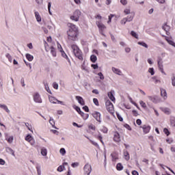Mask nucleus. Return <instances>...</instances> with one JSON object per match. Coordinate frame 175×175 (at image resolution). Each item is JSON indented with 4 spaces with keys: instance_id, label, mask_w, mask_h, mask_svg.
<instances>
[{
    "instance_id": "obj_61",
    "label": "nucleus",
    "mask_w": 175,
    "mask_h": 175,
    "mask_svg": "<svg viewBox=\"0 0 175 175\" xmlns=\"http://www.w3.org/2000/svg\"><path fill=\"white\" fill-rule=\"evenodd\" d=\"M5 163H6V162L5 161V160L0 159V165H5Z\"/></svg>"
},
{
    "instance_id": "obj_36",
    "label": "nucleus",
    "mask_w": 175,
    "mask_h": 175,
    "mask_svg": "<svg viewBox=\"0 0 175 175\" xmlns=\"http://www.w3.org/2000/svg\"><path fill=\"white\" fill-rule=\"evenodd\" d=\"M123 13L126 15L128 16V14H131V9L130 8H126L124 10Z\"/></svg>"
},
{
    "instance_id": "obj_6",
    "label": "nucleus",
    "mask_w": 175,
    "mask_h": 175,
    "mask_svg": "<svg viewBox=\"0 0 175 175\" xmlns=\"http://www.w3.org/2000/svg\"><path fill=\"white\" fill-rule=\"evenodd\" d=\"M105 106L107 107V110L109 111V113H113V111L114 110V106L110 100H108L106 101Z\"/></svg>"
},
{
    "instance_id": "obj_62",
    "label": "nucleus",
    "mask_w": 175,
    "mask_h": 175,
    "mask_svg": "<svg viewBox=\"0 0 175 175\" xmlns=\"http://www.w3.org/2000/svg\"><path fill=\"white\" fill-rule=\"evenodd\" d=\"M36 169H37L38 174L40 175L41 174L40 167H37Z\"/></svg>"
},
{
    "instance_id": "obj_53",
    "label": "nucleus",
    "mask_w": 175,
    "mask_h": 175,
    "mask_svg": "<svg viewBox=\"0 0 175 175\" xmlns=\"http://www.w3.org/2000/svg\"><path fill=\"white\" fill-rule=\"evenodd\" d=\"M57 49L59 50V51L61 53V51H63L64 50L62 49V46L57 42Z\"/></svg>"
},
{
    "instance_id": "obj_33",
    "label": "nucleus",
    "mask_w": 175,
    "mask_h": 175,
    "mask_svg": "<svg viewBox=\"0 0 175 175\" xmlns=\"http://www.w3.org/2000/svg\"><path fill=\"white\" fill-rule=\"evenodd\" d=\"M131 35L133 38H135V39H139V35H137V33L135 32V31H131Z\"/></svg>"
},
{
    "instance_id": "obj_63",
    "label": "nucleus",
    "mask_w": 175,
    "mask_h": 175,
    "mask_svg": "<svg viewBox=\"0 0 175 175\" xmlns=\"http://www.w3.org/2000/svg\"><path fill=\"white\" fill-rule=\"evenodd\" d=\"M89 129H92V131H95V126L93 124L89 126Z\"/></svg>"
},
{
    "instance_id": "obj_41",
    "label": "nucleus",
    "mask_w": 175,
    "mask_h": 175,
    "mask_svg": "<svg viewBox=\"0 0 175 175\" xmlns=\"http://www.w3.org/2000/svg\"><path fill=\"white\" fill-rule=\"evenodd\" d=\"M45 90L49 92V94H51V90H50V88H49V84L47 83H44Z\"/></svg>"
},
{
    "instance_id": "obj_30",
    "label": "nucleus",
    "mask_w": 175,
    "mask_h": 175,
    "mask_svg": "<svg viewBox=\"0 0 175 175\" xmlns=\"http://www.w3.org/2000/svg\"><path fill=\"white\" fill-rule=\"evenodd\" d=\"M137 44H139V46H142V47H145V49H148V45L144 42H138Z\"/></svg>"
},
{
    "instance_id": "obj_4",
    "label": "nucleus",
    "mask_w": 175,
    "mask_h": 175,
    "mask_svg": "<svg viewBox=\"0 0 175 175\" xmlns=\"http://www.w3.org/2000/svg\"><path fill=\"white\" fill-rule=\"evenodd\" d=\"M80 16H81V12L79 10H75L73 14L70 16V20L72 21H79V18H80Z\"/></svg>"
},
{
    "instance_id": "obj_1",
    "label": "nucleus",
    "mask_w": 175,
    "mask_h": 175,
    "mask_svg": "<svg viewBox=\"0 0 175 175\" xmlns=\"http://www.w3.org/2000/svg\"><path fill=\"white\" fill-rule=\"evenodd\" d=\"M68 31H67L68 39L69 40H76L77 39V27L73 23H68Z\"/></svg>"
},
{
    "instance_id": "obj_39",
    "label": "nucleus",
    "mask_w": 175,
    "mask_h": 175,
    "mask_svg": "<svg viewBox=\"0 0 175 175\" xmlns=\"http://www.w3.org/2000/svg\"><path fill=\"white\" fill-rule=\"evenodd\" d=\"M139 105L143 107V109H147V105L143 100H139Z\"/></svg>"
},
{
    "instance_id": "obj_28",
    "label": "nucleus",
    "mask_w": 175,
    "mask_h": 175,
    "mask_svg": "<svg viewBox=\"0 0 175 175\" xmlns=\"http://www.w3.org/2000/svg\"><path fill=\"white\" fill-rule=\"evenodd\" d=\"M111 155L112 157V161H113L114 162H116V161L118 159V154H117L116 153H112Z\"/></svg>"
},
{
    "instance_id": "obj_64",
    "label": "nucleus",
    "mask_w": 175,
    "mask_h": 175,
    "mask_svg": "<svg viewBox=\"0 0 175 175\" xmlns=\"http://www.w3.org/2000/svg\"><path fill=\"white\" fill-rule=\"evenodd\" d=\"M92 68H93V69H98V64H92Z\"/></svg>"
},
{
    "instance_id": "obj_35",
    "label": "nucleus",
    "mask_w": 175,
    "mask_h": 175,
    "mask_svg": "<svg viewBox=\"0 0 175 175\" xmlns=\"http://www.w3.org/2000/svg\"><path fill=\"white\" fill-rule=\"evenodd\" d=\"M44 48H45V51L46 52L50 51V47L49 46V44L46 41H44Z\"/></svg>"
},
{
    "instance_id": "obj_51",
    "label": "nucleus",
    "mask_w": 175,
    "mask_h": 175,
    "mask_svg": "<svg viewBox=\"0 0 175 175\" xmlns=\"http://www.w3.org/2000/svg\"><path fill=\"white\" fill-rule=\"evenodd\" d=\"M158 3L161 5H163V3H166V0H155Z\"/></svg>"
},
{
    "instance_id": "obj_55",
    "label": "nucleus",
    "mask_w": 175,
    "mask_h": 175,
    "mask_svg": "<svg viewBox=\"0 0 175 175\" xmlns=\"http://www.w3.org/2000/svg\"><path fill=\"white\" fill-rule=\"evenodd\" d=\"M111 39L112 42H113L114 43H116V42H117V40H116V37L113 34H111Z\"/></svg>"
},
{
    "instance_id": "obj_29",
    "label": "nucleus",
    "mask_w": 175,
    "mask_h": 175,
    "mask_svg": "<svg viewBox=\"0 0 175 175\" xmlns=\"http://www.w3.org/2000/svg\"><path fill=\"white\" fill-rule=\"evenodd\" d=\"M97 59H98V57H96V55H92L90 56V60H91L92 62L95 63V62H96Z\"/></svg>"
},
{
    "instance_id": "obj_7",
    "label": "nucleus",
    "mask_w": 175,
    "mask_h": 175,
    "mask_svg": "<svg viewBox=\"0 0 175 175\" xmlns=\"http://www.w3.org/2000/svg\"><path fill=\"white\" fill-rule=\"evenodd\" d=\"M33 98L36 103H42V98H40V94H39V93H34Z\"/></svg>"
},
{
    "instance_id": "obj_9",
    "label": "nucleus",
    "mask_w": 175,
    "mask_h": 175,
    "mask_svg": "<svg viewBox=\"0 0 175 175\" xmlns=\"http://www.w3.org/2000/svg\"><path fill=\"white\" fill-rule=\"evenodd\" d=\"M113 141L116 142V143H120V142H121V136H120V133H118V132L114 133Z\"/></svg>"
},
{
    "instance_id": "obj_17",
    "label": "nucleus",
    "mask_w": 175,
    "mask_h": 175,
    "mask_svg": "<svg viewBox=\"0 0 175 175\" xmlns=\"http://www.w3.org/2000/svg\"><path fill=\"white\" fill-rule=\"evenodd\" d=\"M161 96L163 99H167V93L166 92V90L165 89H161Z\"/></svg>"
},
{
    "instance_id": "obj_58",
    "label": "nucleus",
    "mask_w": 175,
    "mask_h": 175,
    "mask_svg": "<svg viewBox=\"0 0 175 175\" xmlns=\"http://www.w3.org/2000/svg\"><path fill=\"white\" fill-rule=\"evenodd\" d=\"M131 48L130 47H126L125 49H124V51H125V53H131Z\"/></svg>"
},
{
    "instance_id": "obj_14",
    "label": "nucleus",
    "mask_w": 175,
    "mask_h": 175,
    "mask_svg": "<svg viewBox=\"0 0 175 175\" xmlns=\"http://www.w3.org/2000/svg\"><path fill=\"white\" fill-rule=\"evenodd\" d=\"M75 99H77V100H78V103L81 105V106H84V105H85V103L84 102V99H83V97L80 96H77L75 97Z\"/></svg>"
},
{
    "instance_id": "obj_48",
    "label": "nucleus",
    "mask_w": 175,
    "mask_h": 175,
    "mask_svg": "<svg viewBox=\"0 0 175 175\" xmlns=\"http://www.w3.org/2000/svg\"><path fill=\"white\" fill-rule=\"evenodd\" d=\"M98 76H99L100 80H105V76L102 72H98Z\"/></svg>"
},
{
    "instance_id": "obj_15",
    "label": "nucleus",
    "mask_w": 175,
    "mask_h": 175,
    "mask_svg": "<svg viewBox=\"0 0 175 175\" xmlns=\"http://www.w3.org/2000/svg\"><path fill=\"white\" fill-rule=\"evenodd\" d=\"M126 18L128 21V23H131V21H133V18H135V12H131L130 15L126 17Z\"/></svg>"
},
{
    "instance_id": "obj_11",
    "label": "nucleus",
    "mask_w": 175,
    "mask_h": 175,
    "mask_svg": "<svg viewBox=\"0 0 175 175\" xmlns=\"http://www.w3.org/2000/svg\"><path fill=\"white\" fill-rule=\"evenodd\" d=\"M111 70H112L113 73H114L115 75H118V76H122V71H121V70H120V68H117L116 67H112Z\"/></svg>"
},
{
    "instance_id": "obj_42",
    "label": "nucleus",
    "mask_w": 175,
    "mask_h": 175,
    "mask_svg": "<svg viewBox=\"0 0 175 175\" xmlns=\"http://www.w3.org/2000/svg\"><path fill=\"white\" fill-rule=\"evenodd\" d=\"M51 2H49V3H48L49 13V14H50L51 16H52V15H53V13L51 12Z\"/></svg>"
},
{
    "instance_id": "obj_31",
    "label": "nucleus",
    "mask_w": 175,
    "mask_h": 175,
    "mask_svg": "<svg viewBox=\"0 0 175 175\" xmlns=\"http://www.w3.org/2000/svg\"><path fill=\"white\" fill-rule=\"evenodd\" d=\"M62 56L64 58H66V59H67L68 61V62H70V60L69 59V57H68V55H66V53H65V52L64 51H62L61 52Z\"/></svg>"
},
{
    "instance_id": "obj_47",
    "label": "nucleus",
    "mask_w": 175,
    "mask_h": 175,
    "mask_svg": "<svg viewBox=\"0 0 175 175\" xmlns=\"http://www.w3.org/2000/svg\"><path fill=\"white\" fill-rule=\"evenodd\" d=\"M113 17H114V14H110L109 16H108V21H107V23L108 24H110V23H111V19L113 18Z\"/></svg>"
},
{
    "instance_id": "obj_46",
    "label": "nucleus",
    "mask_w": 175,
    "mask_h": 175,
    "mask_svg": "<svg viewBox=\"0 0 175 175\" xmlns=\"http://www.w3.org/2000/svg\"><path fill=\"white\" fill-rule=\"evenodd\" d=\"M65 169V166L64 165H60L57 167V172H64V170Z\"/></svg>"
},
{
    "instance_id": "obj_19",
    "label": "nucleus",
    "mask_w": 175,
    "mask_h": 175,
    "mask_svg": "<svg viewBox=\"0 0 175 175\" xmlns=\"http://www.w3.org/2000/svg\"><path fill=\"white\" fill-rule=\"evenodd\" d=\"M141 128H142L144 133H148V132H150V129H151V127L150 126L146 125L141 126Z\"/></svg>"
},
{
    "instance_id": "obj_26",
    "label": "nucleus",
    "mask_w": 175,
    "mask_h": 175,
    "mask_svg": "<svg viewBox=\"0 0 175 175\" xmlns=\"http://www.w3.org/2000/svg\"><path fill=\"white\" fill-rule=\"evenodd\" d=\"M74 109L76 110V111H77V113H79V114L81 116H84V113L83 111H81V109H80V107L77 106H74Z\"/></svg>"
},
{
    "instance_id": "obj_13",
    "label": "nucleus",
    "mask_w": 175,
    "mask_h": 175,
    "mask_svg": "<svg viewBox=\"0 0 175 175\" xmlns=\"http://www.w3.org/2000/svg\"><path fill=\"white\" fill-rule=\"evenodd\" d=\"M92 116L94 117V118H95V120H96L98 121V122H99L100 124V122H102V120H100V113L99 112H94L92 114Z\"/></svg>"
},
{
    "instance_id": "obj_34",
    "label": "nucleus",
    "mask_w": 175,
    "mask_h": 175,
    "mask_svg": "<svg viewBox=\"0 0 175 175\" xmlns=\"http://www.w3.org/2000/svg\"><path fill=\"white\" fill-rule=\"evenodd\" d=\"M116 169L118 171H121L124 169V166H122V164H121V163H119L116 165Z\"/></svg>"
},
{
    "instance_id": "obj_22",
    "label": "nucleus",
    "mask_w": 175,
    "mask_h": 175,
    "mask_svg": "<svg viewBox=\"0 0 175 175\" xmlns=\"http://www.w3.org/2000/svg\"><path fill=\"white\" fill-rule=\"evenodd\" d=\"M34 14L38 23H40V21H42V16H40V14L38 12H35Z\"/></svg>"
},
{
    "instance_id": "obj_60",
    "label": "nucleus",
    "mask_w": 175,
    "mask_h": 175,
    "mask_svg": "<svg viewBox=\"0 0 175 175\" xmlns=\"http://www.w3.org/2000/svg\"><path fill=\"white\" fill-rule=\"evenodd\" d=\"M71 166H72L73 167H77V166H79V163L78 162L72 163L71 164Z\"/></svg>"
},
{
    "instance_id": "obj_44",
    "label": "nucleus",
    "mask_w": 175,
    "mask_h": 175,
    "mask_svg": "<svg viewBox=\"0 0 175 175\" xmlns=\"http://www.w3.org/2000/svg\"><path fill=\"white\" fill-rule=\"evenodd\" d=\"M157 64H158L159 69L163 68V64L161 62V59L158 60Z\"/></svg>"
},
{
    "instance_id": "obj_8",
    "label": "nucleus",
    "mask_w": 175,
    "mask_h": 175,
    "mask_svg": "<svg viewBox=\"0 0 175 175\" xmlns=\"http://www.w3.org/2000/svg\"><path fill=\"white\" fill-rule=\"evenodd\" d=\"M148 100H151V102H152L153 103H159V98L158 97V96H148Z\"/></svg>"
},
{
    "instance_id": "obj_20",
    "label": "nucleus",
    "mask_w": 175,
    "mask_h": 175,
    "mask_svg": "<svg viewBox=\"0 0 175 175\" xmlns=\"http://www.w3.org/2000/svg\"><path fill=\"white\" fill-rule=\"evenodd\" d=\"M49 51L52 54L53 57H57V52L55 51V48L54 46H50Z\"/></svg>"
},
{
    "instance_id": "obj_52",
    "label": "nucleus",
    "mask_w": 175,
    "mask_h": 175,
    "mask_svg": "<svg viewBox=\"0 0 175 175\" xmlns=\"http://www.w3.org/2000/svg\"><path fill=\"white\" fill-rule=\"evenodd\" d=\"M93 102L96 106H99V101L98 100V98H94Z\"/></svg>"
},
{
    "instance_id": "obj_5",
    "label": "nucleus",
    "mask_w": 175,
    "mask_h": 175,
    "mask_svg": "<svg viewBox=\"0 0 175 175\" xmlns=\"http://www.w3.org/2000/svg\"><path fill=\"white\" fill-rule=\"evenodd\" d=\"M83 170H84L85 175H90L91 174V172H92V167H91V165H90L89 163H87L83 167Z\"/></svg>"
},
{
    "instance_id": "obj_16",
    "label": "nucleus",
    "mask_w": 175,
    "mask_h": 175,
    "mask_svg": "<svg viewBox=\"0 0 175 175\" xmlns=\"http://www.w3.org/2000/svg\"><path fill=\"white\" fill-rule=\"evenodd\" d=\"M162 28L164 31H165L167 35H169V31H170V26L167 25V24H164L162 26Z\"/></svg>"
},
{
    "instance_id": "obj_2",
    "label": "nucleus",
    "mask_w": 175,
    "mask_h": 175,
    "mask_svg": "<svg viewBox=\"0 0 175 175\" xmlns=\"http://www.w3.org/2000/svg\"><path fill=\"white\" fill-rule=\"evenodd\" d=\"M71 49L72 50V53L77 58L79 59L81 61H83V54L81 53V51L79 49V47L76 44L71 45Z\"/></svg>"
},
{
    "instance_id": "obj_38",
    "label": "nucleus",
    "mask_w": 175,
    "mask_h": 175,
    "mask_svg": "<svg viewBox=\"0 0 175 175\" xmlns=\"http://www.w3.org/2000/svg\"><path fill=\"white\" fill-rule=\"evenodd\" d=\"M126 23H128V19H126V18H123L121 21H120V24L122 25H125L126 24Z\"/></svg>"
},
{
    "instance_id": "obj_24",
    "label": "nucleus",
    "mask_w": 175,
    "mask_h": 175,
    "mask_svg": "<svg viewBox=\"0 0 175 175\" xmlns=\"http://www.w3.org/2000/svg\"><path fill=\"white\" fill-rule=\"evenodd\" d=\"M41 155H42V157H47V148L44 147L41 148Z\"/></svg>"
},
{
    "instance_id": "obj_43",
    "label": "nucleus",
    "mask_w": 175,
    "mask_h": 175,
    "mask_svg": "<svg viewBox=\"0 0 175 175\" xmlns=\"http://www.w3.org/2000/svg\"><path fill=\"white\" fill-rule=\"evenodd\" d=\"M148 73H150L151 76H154V75H155V72L154 71V68H150L148 69Z\"/></svg>"
},
{
    "instance_id": "obj_32",
    "label": "nucleus",
    "mask_w": 175,
    "mask_h": 175,
    "mask_svg": "<svg viewBox=\"0 0 175 175\" xmlns=\"http://www.w3.org/2000/svg\"><path fill=\"white\" fill-rule=\"evenodd\" d=\"M26 58L28 59V61L31 62L33 59V56L29 53L26 54Z\"/></svg>"
},
{
    "instance_id": "obj_45",
    "label": "nucleus",
    "mask_w": 175,
    "mask_h": 175,
    "mask_svg": "<svg viewBox=\"0 0 175 175\" xmlns=\"http://www.w3.org/2000/svg\"><path fill=\"white\" fill-rule=\"evenodd\" d=\"M172 84L173 87H175V76L174 74L172 75V77H171Z\"/></svg>"
},
{
    "instance_id": "obj_40",
    "label": "nucleus",
    "mask_w": 175,
    "mask_h": 175,
    "mask_svg": "<svg viewBox=\"0 0 175 175\" xmlns=\"http://www.w3.org/2000/svg\"><path fill=\"white\" fill-rule=\"evenodd\" d=\"M59 152H60L61 155H62V157H64V155H65V154H66V150H65V148H62L59 150Z\"/></svg>"
},
{
    "instance_id": "obj_49",
    "label": "nucleus",
    "mask_w": 175,
    "mask_h": 175,
    "mask_svg": "<svg viewBox=\"0 0 175 175\" xmlns=\"http://www.w3.org/2000/svg\"><path fill=\"white\" fill-rule=\"evenodd\" d=\"M170 122H171L172 126H175V118L174 117L171 118Z\"/></svg>"
},
{
    "instance_id": "obj_57",
    "label": "nucleus",
    "mask_w": 175,
    "mask_h": 175,
    "mask_svg": "<svg viewBox=\"0 0 175 175\" xmlns=\"http://www.w3.org/2000/svg\"><path fill=\"white\" fill-rule=\"evenodd\" d=\"M6 57H7V58L8 59V60L10 61V62H12V56H11L9 53H8V54L6 55Z\"/></svg>"
},
{
    "instance_id": "obj_25",
    "label": "nucleus",
    "mask_w": 175,
    "mask_h": 175,
    "mask_svg": "<svg viewBox=\"0 0 175 175\" xmlns=\"http://www.w3.org/2000/svg\"><path fill=\"white\" fill-rule=\"evenodd\" d=\"M6 152H8L9 154H12L14 157V150L12 149L10 147H6L5 148Z\"/></svg>"
},
{
    "instance_id": "obj_27",
    "label": "nucleus",
    "mask_w": 175,
    "mask_h": 175,
    "mask_svg": "<svg viewBox=\"0 0 175 175\" xmlns=\"http://www.w3.org/2000/svg\"><path fill=\"white\" fill-rule=\"evenodd\" d=\"M57 99L55 98V97L49 96V102L51 103L55 104V103H57Z\"/></svg>"
},
{
    "instance_id": "obj_21",
    "label": "nucleus",
    "mask_w": 175,
    "mask_h": 175,
    "mask_svg": "<svg viewBox=\"0 0 175 175\" xmlns=\"http://www.w3.org/2000/svg\"><path fill=\"white\" fill-rule=\"evenodd\" d=\"M0 109H3L6 113H10V110H9V108L5 104H0Z\"/></svg>"
},
{
    "instance_id": "obj_37",
    "label": "nucleus",
    "mask_w": 175,
    "mask_h": 175,
    "mask_svg": "<svg viewBox=\"0 0 175 175\" xmlns=\"http://www.w3.org/2000/svg\"><path fill=\"white\" fill-rule=\"evenodd\" d=\"M152 79L153 80L154 84H159L161 83V81L157 79V77H152Z\"/></svg>"
},
{
    "instance_id": "obj_18",
    "label": "nucleus",
    "mask_w": 175,
    "mask_h": 175,
    "mask_svg": "<svg viewBox=\"0 0 175 175\" xmlns=\"http://www.w3.org/2000/svg\"><path fill=\"white\" fill-rule=\"evenodd\" d=\"M108 98H109L110 100L112 102H116V97L113 94V92H109L107 94Z\"/></svg>"
},
{
    "instance_id": "obj_59",
    "label": "nucleus",
    "mask_w": 175,
    "mask_h": 175,
    "mask_svg": "<svg viewBox=\"0 0 175 175\" xmlns=\"http://www.w3.org/2000/svg\"><path fill=\"white\" fill-rule=\"evenodd\" d=\"M42 31H44V33H49V30L47 29V28L42 27Z\"/></svg>"
},
{
    "instance_id": "obj_23",
    "label": "nucleus",
    "mask_w": 175,
    "mask_h": 175,
    "mask_svg": "<svg viewBox=\"0 0 175 175\" xmlns=\"http://www.w3.org/2000/svg\"><path fill=\"white\" fill-rule=\"evenodd\" d=\"M123 155H124V159H126V161H129L131 157L129 156V152H128L127 150H124Z\"/></svg>"
},
{
    "instance_id": "obj_12",
    "label": "nucleus",
    "mask_w": 175,
    "mask_h": 175,
    "mask_svg": "<svg viewBox=\"0 0 175 175\" xmlns=\"http://www.w3.org/2000/svg\"><path fill=\"white\" fill-rule=\"evenodd\" d=\"M26 142L30 143L31 146H34L35 142H33V137L31 135H27L25 137Z\"/></svg>"
},
{
    "instance_id": "obj_54",
    "label": "nucleus",
    "mask_w": 175,
    "mask_h": 175,
    "mask_svg": "<svg viewBox=\"0 0 175 175\" xmlns=\"http://www.w3.org/2000/svg\"><path fill=\"white\" fill-rule=\"evenodd\" d=\"M163 132L167 136H169L170 135V132H169V130L167 129H164Z\"/></svg>"
},
{
    "instance_id": "obj_10",
    "label": "nucleus",
    "mask_w": 175,
    "mask_h": 175,
    "mask_svg": "<svg viewBox=\"0 0 175 175\" xmlns=\"http://www.w3.org/2000/svg\"><path fill=\"white\" fill-rule=\"evenodd\" d=\"M5 140L9 144H12L14 140V137L13 135H9L8 133L5 134Z\"/></svg>"
},
{
    "instance_id": "obj_50",
    "label": "nucleus",
    "mask_w": 175,
    "mask_h": 175,
    "mask_svg": "<svg viewBox=\"0 0 175 175\" xmlns=\"http://www.w3.org/2000/svg\"><path fill=\"white\" fill-rule=\"evenodd\" d=\"M120 3L123 5L124 6L128 5V1L126 0H120Z\"/></svg>"
},
{
    "instance_id": "obj_3",
    "label": "nucleus",
    "mask_w": 175,
    "mask_h": 175,
    "mask_svg": "<svg viewBox=\"0 0 175 175\" xmlns=\"http://www.w3.org/2000/svg\"><path fill=\"white\" fill-rule=\"evenodd\" d=\"M96 24L98 28V31L103 36H106L103 32H105V29H106V26L102 23V21H96Z\"/></svg>"
},
{
    "instance_id": "obj_56",
    "label": "nucleus",
    "mask_w": 175,
    "mask_h": 175,
    "mask_svg": "<svg viewBox=\"0 0 175 175\" xmlns=\"http://www.w3.org/2000/svg\"><path fill=\"white\" fill-rule=\"evenodd\" d=\"M53 88H55V90H58V83H57L56 82H54L53 83Z\"/></svg>"
}]
</instances>
